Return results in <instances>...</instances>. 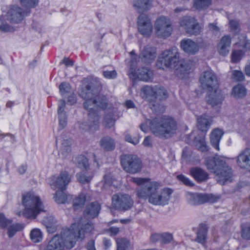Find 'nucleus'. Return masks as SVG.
Returning a JSON list of instances; mask_svg holds the SVG:
<instances>
[{
  "label": "nucleus",
  "instance_id": "1",
  "mask_svg": "<svg viewBox=\"0 0 250 250\" xmlns=\"http://www.w3.org/2000/svg\"><path fill=\"white\" fill-rule=\"evenodd\" d=\"M157 67L163 70L174 69L175 75L179 78H186L189 74L193 62L190 60L180 59V53L176 47L163 51L156 62Z\"/></svg>",
  "mask_w": 250,
  "mask_h": 250
},
{
  "label": "nucleus",
  "instance_id": "2",
  "mask_svg": "<svg viewBox=\"0 0 250 250\" xmlns=\"http://www.w3.org/2000/svg\"><path fill=\"white\" fill-rule=\"evenodd\" d=\"M160 183L152 181L146 183L137 190L138 196L148 199V202L155 206H165L168 204L173 190L168 188H160Z\"/></svg>",
  "mask_w": 250,
  "mask_h": 250
},
{
  "label": "nucleus",
  "instance_id": "3",
  "mask_svg": "<svg viewBox=\"0 0 250 250\" xmlns=\"http://www.w3.org/2000/svg\"><path fill=\"white\" fill-rule=\"evenodd\" d=\"M93 229V225L83 218L79 222L73 224L70 229H62L60 238L63 249L73 248L78 239H83L84 233L90 232Z\"/></svg>",
  "mask_w": 250,
  "mask_h": 250
},
{
  "label": "nucleus",
  "instance_id": "4",
  "mask_svg": "<svg viewBox=\"0 0 250 250\" xmlns=\"http://www.w3.org/2000/svg\"><path fill=\"white\" fill-rule=\"evenodd\" d=\"M207 168L215 174L217 182L225 185L232 181V170L221 157H209L206 160Z\"/></svg>",
  "mask_w": 250,
  "mask_h": 250
},
{
  "label": "nucleus",
  "instance_id": "5",
  "mask_svg": "<svg viewBox=\"0 0 250 250\" xmlns=\"http://www.w3.org/2000/svg\"><path fill=\"white\" fill-rule=\"evenodd\" d=\"M97 92L93 83L91 82L84 84L81 87L79 94L85 100L83 103V107L85 109L96 110V107L105 108L107 106L106 98L104 95H96Z\"/></svg>",
  "mask_w": 250,
  "mask_h": 250
},
{
  "label": "nucleus",
  "instance_id": "6",
  "mask_svg": "<svg viewBox=\"0 0 250 250\" xmlns=\"http://www.w3.org/2000/svg\"><path fill=\"white\" fill-rule=\"evenodd\" d=\"M149 126L153 134L163 139L172 136L177 128L176 122L168 117L153 119L149 122Z\"/></svg>",
  "mask_w": 250,
  "mask_h": 250
},
{
  "label": "nucleus",
  "instance_id": "7",
  "mask_svg": "<svg viewBox=\"0 0 250 250\" xmlns=\"http://www.w3.org/2000/svg\"><path fill=\"white\" fill-rule=\"evenodd\" d=\"M22 203L24 209L22 212H19L20 216L22 214L26 218L35 219L41 212L45 211L41 198L34 192L29 191L23 194Z\"/></svg>",
  "mask_w": 250,
  "mask_h": 250
},
{
  "label": "nucleus",
  "instance_id": "8",
  "mask_svg": "<svg viewBox=\"0 0 250 250\" xmlns=\"http://www.w3.org/2000/svg\"><path fill=\"white\" fill-rule=\"evenodd\" d=\"M121 163L125 171L132 174L139 172L142 168L141 161L137 156L133 155L126 154L123 156Z\"/></svg>",
  "mask_w": 250,
  "mask_h": 250
},
{
  "label": "nucleus",
  "instance_id": "9",
  "mask_svg": "<svg viewBox=\"0 0 250 250\" xmlns=\"http://www.w3.org/2000/svg\"><path fill=\"white\" fill-rule=\"evenodd\" d=\"M172 30L171 21L166 17L161 16L155 21L154 31L158 37L167 38L171 35Z\"/></svg>",
  "mask_w": 250,
  "mask_h": 250
},
{
  "label": "nucleus",
  "instance_id": "10",
  "mask_svg": "<svg viewBox=\"0 0 250 250\" xmlns=\"http://www.w3.org/2000/svg\"><path fill=\"white\" fill-rule=\"evenodd\" d=\"M131 197L126 194H116L112 197V206L116 209L125 211L130 209L133 205Z\"/></svg>",
  "mask_w": 250,
  "mask_h": 250
},
{
  "label": "nucleus",
  "instance_id": "11",
  "mask_svg": "<svg viewBox=\"0 0 250 250\" xmlns=\"http://www.w3.org/2000/svg\"><path fill=\"white\" fill-rule=\"evenodd\" d=\"M88 121L87 122H79V127L84 130H90L95 131L99 126L100 115L97 110H87Z\"/></svg>",
  "mask_w": 250,
  "mask_h": 250
},
{
  "label": "nucleus",
  "instance_id": "12",
  "mask_svg": "<svg viewBox=\"0 0 250 250\" xmlns=\"http://www.w3.org/2000/svg\"><path fill=\"white\" fill-rule=\"evenodd\" d=\"M221 199L219 195L212 194L192 193L188 194L189 202L193 205H198L206 203H214Z\"/></svg>",
  "mask_w": 250,
  "mask_h": 250
},
{
  "label": "nucleus",
  "instance_id": "13",
  "mask_svg": "<svg viewBox=\"0 0 250 250\" xmlns=\"http://www.w3.org/2000/svg\"><path fill=\"white\" fill-rule=\"evenodd\" d=\"M71 180V176L68 172L64 171L61 172L57 176H53L50 177L49 185L51 188L54 190L58 188L60 190H64Z\"/></svg>",
  "mask_w": 250,
  "mask_h": 250
},
{
  "label": "nucleus",
  "instance_id": "14",
  "mask_svg": "<svg viewBox=\"0 0 250 250\" xmlns=\"http://www.w3.org/2000/svg\"><path fill=\"white\" fill-rule=\"evenodd\" d=\"M180 23L186 33L191 35L199 34L202 29L197 21L195 18L190 17H183Z\"/></svg>",
  "mask_w": 250,
  "mask_h": 250
},
{
  "label": "nucleus",
  "instance_id": "15",
  "mask_svg": "<svg viewBox=\"0 0 250 250\" xmlns=\"http://www.w3.org/2000/svg\"><path fill=\"white\" fill-rule=\"evenodd\" d=\"M30 13L29 10L23 11L18 6H12L10 8L5 15V19L11 23H18L21 22L25 16Z\"/></svg>",
  "mask_w": 250,
  "mask_h": 250
},
{
  "label": "nucleus",
  "instance_id": "16",
  "mask_svg": "<svg viewBox=\"0 0 250 250\" xmlns=\"http://www.w3.org/2000/svg\"><path fill=\"white\" fill-rule=\"evenodd\" d=\"M200 82L202 88L209 91L213 90L218 84L217 77L211 70L204 71L200 77Z\"/></svg>",
  "mask_w": 250,
  "mask_h": 250
},
{
  "label": "nucleus",
  "instance_id": "17",
  "mask_svg": "<svg viewBox=\"0 0 250 250\" xmlns=\"http://www.w3.org/2000/svg\"><path fill=\"white\" fill-rule=\"evenodd\" d=\"M138 29L139 32L145 37L149 36L152 33L153 26L150 19L146 14H141L138 18Z\"/></svg>",
  "mask_w": 250,
  "mask_h": 250
},
{
  "label": "nucleus",
  "instance_id": "18",
  "mask_svg": "<svg viewBox=\"0 0 250 250\" xmlns=\"http://www.w3.org/2000/svg\"><path fill=\"white\" fill-rule=\"evenodd\" d=\"M235 159L241 169L250 171V149L246 148L240 152Z\"/></svg>",
  "mask_w": 250,
  "mask_h": 250
},
{
  "label": "nucleus",
  "instance_id": "19",
  "mask_svg": "<svg viewBox=\"0 0 250 250\" xmlns=\"http://www.w3.org/2000/svg\"><path fill=\"white\" fill-rule=\"evenodd\" d=\"M156 57V49L150 45H146L141 50L139 58L146 63L152 62Z\"/></svg>",
  "mask_w": 250,
  "mask_h": 250
},
{
  "label": "nucleus",
  "instance_id": "20",
  "mask_svg": "<svg viewBox=\"0 0 250 250\" xmlns=\"http://www.w3.org/2000/svg\"><path fill=\"white\" fill-rule=\"evenodd\" d=\"M180 45L182 50L188 54L194 55L196 54L199 49L197 43L190 39L182 40L181 41Z\"/></svg>",
  "mask_w": 250,
  "mask_h": 250
},
{
  "label": "nucleus",
  "instance_id": "21",
  "mask_svg": "<svg viewBox=\"0 0 250 250\" xmlns=\"http://www.w3.org/2000/svg\"><path fill=\"white\" fill-rule=\"evenodd\" d=\"M231 40L229 35L224 36L221 39L217 45V51L220 55L225 56L229 54Z\"/></svg>",
  "mask_w": 250,
  "mask_h": 250
},
{
  "label": "nucleus",
  "instance_id": "22",
  "mask_svg": "<svg viewBox=\"0 0 250 250\" xmlns=\"http://www.w3.org/2000/svg\"><path fill=\"white\" fill-rule=\"evenodd\" d=\"M101 206L98 202L91 203L86 206L84 210V217L87 219L94 218L98 215Z\"/></svg>",
  "mask_w": 250,
  "mask_h": 250
},
{
  "label": "nucleus",
  "instance_id": "23",
  "mask_svg": "<svg viewBox=\"0 0 250 250\" xmlns=\"http://www.w3.org/2000/svg\"><path fill=\"white\" fill-rule=\"evenodd\" d=\"M212 91H209L208 95L206 97V101L208 104L212 106L220 104L223 100V97L219 90L214 88Z\"/></svg>",
  "mask_w": 250,
  "mask_h": 250
},
{
  "label": "nucleus",
  "instance_id": "24",
  "mask_svg": "<svg viewBox=\"0 0 250 250\" xmlns=\"http://www.w3.org/2000/svg\"><path fill=\"white\" fill-rule=\"evenodd\" d=\"M197 126L201 131L207 132L212 123L211 118L206 114L202 115L197 118Z\"/></svg>",
  "mask_w": 250,
  "mask_h": 250
},
{
  "label": "nucleus",
  "instance_id": "25",
  "mask_svg": "<svg viewBox=\"0 0 250 250\" xmlns=\"http://www.w3.org/2000/svg\"><path fill=\"white\" fill-rule=\"evenodd\" d=\"M190 173L196 181L199 182L206 181L208 179V175L207 172L200 167L191 168L190 170Z\"/></svg>",
  "mask_w": 250,
  "mask_h": 250
},
{
  "label": "nucleus",
  "instance_id": "26",
  "mask_svg": "<svg viewBox=\"0 0 250 250\" xmlns=\"http://www.w3.org/2000/svg\"><path fill=\"white\" fill-rule=\"evenodd\" d=\"M223 134V130L219 128L213 129L210 134V143L214 148L217 150H219V143Z\"/></svg>",
  "mask_w": 250,
  "mask_h": 250
},
{
  "label": "nucleus",
  "instance_id": "27",
  "mask_svg": "<svg viewBox=\"0 0 250 250\" xmlns=\"http://www.w3.org/2000/svg\"><path fill=\"white\" fill-rule=\"evenodd\" d=\"M60 235H55L48 243L43 250H63Z\"/></svg>",
  "mask_w": 250,
  "mask_h": 250
},
{
  "label": "nucleus",
  "instance_id": "28",
  "mask_svg": "<svg viewBox=\"0 0 250 250\" xmlns=\"http://www.w3.org/2000/svg\"><path fill=\"white\" fill-rule=\"evenodd\" d=\"M133 6L138 12L148 10L152 6L151 0H134Z\"/></svg>",
  "mask_w": 250,
  "mask_h": 250
},
{
  "label": "nucleus",
  "instance_id": "29",
  "mask_svg": "<svg viewBox=\"0 0 250 250\" xmlns=\"http://www.w3.org/2000/svg\"><path fill=\"white\" fill-rule=\"evenodd\" d=\"M101 147L104 150L110 151L115 148V140L109 136L103 137L100 141Z\"/></svg>",
  "mask_w": 250,
  "mask_h": 250
},
{
  "label": "nucleus",
  "instance_id": "30",
  "mask_svg": "<svg viewBox=\"0 0 250 250\" xmlns=\"http://www.w3.org/2000/svg\"><path fill=\"white\" fill-rule=\"evenodd\" d=\"M207 228L205 225H200L196 233L197 237L195 241L201 244L205 243L207 239Z\"/></svg>",
  "mask_w": 250,
  "mask_h": 250
},
{
  "label": "nucleus",
  "instance_id": "31",
  "mask_svg": "<svg viewBox=\"0 0 250 250\" xmlns=\"http://www.w3.org/2000/svg\"><path fill=\"white\" fill-rule=\"evenodd\" d=\"M138 78L143 81H148L152 78V72L146 67H143L138 70Z\"/></svg>",
  "mask_w": 250,
  "mask_h": 250
},
{
  "label": "nucleus",
  "instance_id": "32",
  "mask_svg": "<svg viewBox=\"0 0 250 250\" xmlns=\"http://www.w3.org/2000/svg\"><path fill=\"white\" fill-rule=\"evenodd\" d=\"M247 90L245 86L241 84L235 86L231 92L232 95L236 98H242L246 95Z\"/></svg>",
  "mask_w": 250,
  "mask_h": 250
},
{
  "label": "nucleus",
  "instance_id": "33",
  "mask_svg": "<svg viewBox=\"0 0 250 250\" xmlns=\"http://www.w3.org/2000/svg\"><path fill=\"white\" fill-rule=\"evenodd\" d=\"M42 223L48 229V231L53 232L56 229V220L53 216H46L42 220Z\"/></svg>",
  "mask_w": 250,
  "mask_h": 250
},
{
  "label": "nucleus",
  "instance_id": "34",
  "mask_svg": "<svg viewBox=\"0 0 250 250\" xmlns=\"http://www.w3.org/2000/svg\"><path fill=\"white\" fill-rule=\"evenodd\" d=\"M85 195L83 193L75 197L73 200V206L74 210H78L82 208L85 204Z\"/></svg>",
  "mask_w": 250,
  "mask_h": 250
},
{
  "label": "nucleus",
  "instance_id": "35",
  "mask_svg": "<svg viewBox=\"0 0 250 250\" xmlns=\"http://www.w3.org/2000/svg\"><path fill=\"white\" fill-rule=\"evenodd\" d=\"M196 147L198 150L205 152L208 150L204 136H197L195 138Z\"/></svg>",
  "mask_w": 250,
  "mask_h": 250
},
{
  "label": "nucleus",
  "instance_id": "36",
  "mask_svg": "<svg viewBox=\"0 0 250 250\" xmlns=\"http://www.w3.org/2000/svg\"><path fill=\"white\" fill-rule=\"evenodd\" d=\"M114 114L112 111L106 112L103 121V125L106 128H110L114 125Z\"/></svg>",
  "mask_w": 250,
  "mask_h": 250
},
{
  "label": "nucleus",
  "instance_id": "37",
  "mask_svg": "<svg viewBox=\"0 0 250 250\" xmlns=\"http://www.w3.org/2000/svg\"><path fill=\"white\" fill-rule=\"evenodd\" d=\"M30 236L33 242L38 243L42 241V234L40 229H34L31 230Z\"/></svg>",
  "mask_w": 250,
  "mask_h": 250
},
{
  "label": "nucleus",
  "instance_id": "38",
  "mask_svg": "<svg viewBox=\"0 0 250 250\" xmlns=\"http://www.w3.org/2000/svg\"><path fill=\"white\" fill-rule=\"evenodd\" d=\"M154 98L160 100L166 99L168 95L167 90L161 86H155Z\"/></svg>",
  "mask_w": 250,
  "mask_h": 250
},
{
  "label": "nucleus",
  "instance_id": "39",
  "mask_svg": "<svg viewBox=\"0 0 250 250\" xmlns=\"http://www.w3.org/2000/svg\"><path fill=\"white\" fill-rule=\"evenodd\" d=\"M155 89V86L152 87L150 86H145L141 89V94L145 98L149 97H154Z\"/></svg>",
  "mask_w": 250,
  "mask_h": 250
},
{
  "label": "nucleus",
  "instance_id": "40",
  "mask_svg": "<svg viewBox=\"0 0 250 250\" xmlns=\"http://www.w3.org/2000/svg\"><path fill=\"white\" fill-rule=\"evenodd\" d=\"M63 190H59L56 192L54 196L55 201L58 204H64L68 199L67 196L63 192Z\"/></svg>",
  "mask_w": 250,
  "mask_h": 250
},
{
  "label": "nucleus",
  "instance_id": "41",
  "mask_svg": "<svg viewBox=\"0 0 250 250\" xmlns=\"http://www.w3.org/2000/svg\"><path fill=\"white\" fill-rule=\"evenodd\" d=\"M60 92L63 97L68 96L71 94L72 90L69 83L65 82L62 83L59 86Z\"/></svg>",
  "mask_w": 250,
  "mask_h": 250
},
{
  "label": "nucleus",
  "instance_id": "42",
  "mask_svg": "<svg viewBox=\"0 0 250 250\" xmlns=\"http://www.w3.org/2000/svg\"><path fill=\"white\" fill-rule=\"evenodd\" d=\"M22 6L25 8L24 11L29 10L38 4V0H21Z\"/></svg>",
  "mask_w": 250,
  "mask_h": 250
},
{
  "label": "nucleus",
  "instance_id": "43",
  "mask_svg": "<svg viewBox=\"0 0 250 250\" xmlns=\"http://www.w3.org/2000/svg\"><path fill=\"white\" fill-rule=\"evenodd\" d=\"M210 4L211 0H195L194 7L198 10H201L208 8Z\"/></svg>",
  "mask_w": 250,
  "mask_h": 250
},
{
  "label": "nucleus",
  "instance_id": "44",
  "mask_svg": "<svg viewBox=\"0 0 250 250\" xmlns=\"http://www.w3.org/2000/svg\"><path fill=\"white\" fill-rule=\"evenodd\" d=\"M117 250H126L129 244V241L125 238H119L116 240Z\"/></svg>",
  "mask_w": 250,
  "mask_h": 250
},
{
  "label": "nucleus",
  "instance_id": "45",
  "mask_svg": "<svg viewBox=\"0 0 250 250\" xmlns=\"http://www.w3.org/2000/svg\"><path fill=\"white\" fill-rule=\"evenodd\" d=\"M76 177L78 181L80 183L85 184L89 183L91 181L93 176L87 175L82 173H79L77 174Z\"/></svg>",
  "mask_w": 250,
  "mask_h": 250
},
{
  "label": "nucleus",
  "instance_id": "46",
  "mask_svg": "<svg viewBox=\"0 0 250 250\" xmlns=\"http://www.w3.org/2000/svg\"><path fill=\"white\" fill-rule=\"evenodd\" d=\"M22 229V227L19 224L10 225L8 228V234L10 237H13L18 231Z\"/></svg>",
  "mask_w": 250,
  "mask_h": 250
},
{
  "label": "nucleus",
  "instance_id": "47",
  "mask_svg": "<svg viewBox=\"0 0 250 250\" xmlns=\"http://www.w3.org/2000/svg\"><path fill=\"white\" fill-rule=\"evenodd\" d=\"M72 140L71 139L63 140L62 143L61 148L62 151L64 153H68L71 151V146L72 145Z\"/></svg>",
  "mask_w": 250,
  "mask_h": 250
},
{
  "label": "nucleus",
  "instance_id": "48",
  "mask_svg": "<svg viewBox=\"0 0 250 250\" xmlns=\"http://www.w3.org/2000/svg\"><path fill=\"white\" fill-rule=\"evenodd\" d=\"M77 164L79 167L86 169L89 166L88 159L83 155L78 157Z\"/></svg>",
  "mask_w": 250,
  "mask_h": 250
},
{
  "label": "nucleus",
  "instance_id": "49",
  "mask_svg": "<svg viewBox=\"0 0 250 250\" xmlns=\"http://www.w3.org/2000/svg\"><path fill=\"white\" fill-rule=\"evenodd\" d=\"M128 181L132 182L135 184H136L138 185H142V186L140 188L138 189H140L142 187H144V185L148 182H150V181H147L146 179V178H138V177H129L128 178Z\"/></svg>",
  "mask_w": 250,
  "mask_h": 250
},
{
  "label": "nucleus",
  "instance_id": "50",
  "mask_svg": "<svg viewBox=\"0 0 250 250\" xmlns=\"http://www.w3.org/2000/svg\"><path fill=\"white\" fill-rule=\"evenodd\" d=\"M231 78L235 81H242L245 79V76L242 71L234 70L232 72Z\"/></svg>",
  "mask_w": 250,
  "mask_h": 250
},
{
  "label": "nucleus",
  "instance_id": "51",
  "mask_svg": "<svg viewBox=\"0 0 250 250\" xmlns=\"http://www.w3.org/2000/svg\"><path fill=\"white\" fill-rule=\"evenodd\" d=\"M173 240L172 235L169 233L165 232L161 234V243L167 244L170 243Z\"/></svg>",
  "mask_w": 250,
  "mask_h": 250
},
{
  "label": "nucleus",
  "instance_id": "52",
  "mask_svg": "<svg viewBox=\"0 0 250 250\" xmlns=\"http://www.w3.org/2000/svg\"><path fill=\"white\" fill-rule=\"evenodd\" d=\"M242 237L246 240H250V224H246L243 227Z\"/></svg>",
  "mask_w": 250,
  "mask_h": 250
},
{
  "label": "nucleus",
  "instance_id": "53",
  "mask_svg": "<svg viewBox=\"0 0 250 250\" xmlns=\"http://www.w3.org/2000/svg\"><path fill=\"white\" fill-rule=\"evenodd\" d=\"M244 52L242 50L234 51L231 54V60L233 62H236L239 61L244 55Z\"/></svg>",
  "mask_w": 250,
  "mask_h": 250
},
{
  "label": "nucleus",
  "instance_id": "54",
  "mask_svg": "<svg viewBox=\"0 0 250 250\" xmlns=\"http://www.w3.org/2000/svg\"><path fill=\"white\" fill-rule=\"evenodd\" d=\"M59 120V129H63L67 125V116L66 114H58Z\"/></svg>",
  "mask_w": 250,
  "mask_h": 250
},
{
  "label": "nucleus",
  "instance_id": "55",
  "mask_svg": "<svg viewBox=\"0 0 250 250\" xmlns=\"http://www.w3.org/2000/svg\"><path fill=\"white\" fill-rule=\"evenodd\" d=\"M229 28L232 32L235 33L240 31V23L236 20H230L229 22Z\"/></svg>",
  "mask_w": 250,
  "mask_h": 250
},
{
  "label": "nucleus",
  "instance_id": "56",
  "mask_svg": "<svg viewBox=\"0 0 250 250\" xmlns=\"http://www.w3.org/2000/svg\"><path fill=\"white\" fill-rule=\"evenodd\" d=\"M177 177L179 181L187 186L191 187L194 186V184L188 178L182 174L178 175Z\"/></svg>",
  "mask_w": 250,
  "mask_h": 250
},
{
  "label": "nucleus",
  "instance_id": "57",
  "mask_svg": "<svg viewBox=\"0 0 250 250\" xmlns=\"http://www.w3.org/2000/svg\"><path fill=\"white\" fill-rule=\"evenodd\" d=\"M11 223V221L7 219L3 213H0V226L1 228L7 227Z\"/></svg>",
  "mask_w": 250,
  "mask_h": 250
},
{
  "label": "nucleus",
  "instance_id": "58",
  "mask_svg": "<svg viewBox=\"0 0 250 250\" xmlns=\"http://www.w3.org/2000/svg\"><path fill=\"white\" fill-rule=\"evenodd\" d=\"M104 76L106 79H113L116 78L117 73L116 70L104 71L103 72Z\"/></svg>",
  "mask_w": 250,
  "mask_h": 250
},
{
  "label": "nucleus",
  "instance_id": "59",
  "mask_svg": "<svg viewBox=\"0 0 250 250\" xmlns=\"http://www.w3.org/2000/svg\"><path fill=\"white\" fill-rule=\"evenodd\" d=\"M0 30L4 32H13L14 28L8 24L2 22L0 25Z\"/></svg>",
  "mask_w": 250,
  "mask_h": 250
},
{
  "label": "nucleus",
  "instance_id": "60",
  "mask_svg": "<svg viewBox=\"0 0 250 250\" xmlns=\"http://www.w3.org/2000/svg\"><path fill=\"white\" fill-rule=\"evenodd\" d=\"M125 140L126 142L130 143L133 145H137L139 142V137H134L132 138L129 134H125Z\"/></svg>",
  "mask_w": 250,
  "mask_h": 250
},
{
  "label": "nucleus",
  "instance_id": "61",
  "mask_svg": "<svg viewBox=\"0 0 250 250\" xmlns=\"http://www.w3.org/2000/svg\"><path fill=\"white\" fill-rule=\"evenodd\" d=\"M65 107V102L63 100H60L59 101V107L58 110V114H66L64 112V108Z\"/></svg>",
  "mask_w": 250,
  "mask_h": 250
},
{
  "label": "nucleus",
  "instance_id": "62",
  "mask_svg": "<svg viewBox=\"0 0 250 250\" xmlns=\"http://www.w3.org/2000/svg\"><path fill=\"white\" fill-rule=\"evenodd\" d=\"M209 30L213 34H217L220 31L219 28L216 25V23H209L208 25Z\"/></svg>",
  "mask_w": 250,
  "mask_h": 250
},
{
  "label": "nucleus",
  "instance_id": "63",
  "mask_svg": "<svg viewBox=\"0 0 250 250\" xmlns=\"http://www.w3.org/2000/svg\"><path fill=\"white\" fill-rule=\"evenodd\" d=\"M161 234L155 233L151 236L150 240L152 242H156L159 241L161 242Z\"/></svg>",
  "mask_w": 250,
  "mask_h": 250
},
{
  "label": "nucleus",
  "instance_id": "64",
  "mask_svg": "<svg viewBox=\"0 0 250 250\" xmlns=\"http://www.w3.org/2000/svg\"><path fill=\"white\" fill-rule=\"evenodd\" d=\"M143 144L145 146L151 147L152 146L151 138L149 136H147V137H146L144 139Z\"/></svg>",
  "mask_w": 250,
  "mask_h": 250
}]
</instances>
